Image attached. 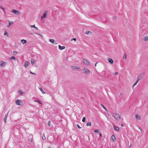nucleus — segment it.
<instances>
[{"mask_svg":"<svg viewBox=\"0 0 148 148\" xmlns=\"http://www.w3.org/2000/svg\"><path fill=\"white\" fill-rule=\"evenodd\" d=\"M30 140L31 142H32V138L31 139V140Z\"/></svg>","mask_w":148,"mask_h":148,"instance_id":"obj_50","label":"nucleus"},{"mask_svg":"<svg viewBox=\"0 0 148 148\" xmlns=\"http://www.w3.org/2000/svg\"><path fill=\"white\" fill-rule=\"evenodd\" d=\"M30 73H31V74H34V75H36V74L35 73H32L31 71L30 72Z\"/></svg>","mask_w":148,"mask_h":148,"instance_id":"obj_43","label":"nucleus"},{"mask_svg":"<svg viewBox=\"0 0 148 148\" xmlns=\"http://www.w3.org/2000/svg\"><path fill=\"white\" fill-rule=\"evenodd\" d=\"M91 33V32L89 31H86L85 32V34L86 35L88 34L89 33Z\"/></svg>","mask_w":148,"mask_h":148,"instance_id":"obj_27","label":"nucleus"},{"mask_svg":"<svg viewBox=\"0 0 148 148\" xmlns=\"http://www.w3.org/2000/svg\"><path fill=\"white\" fill-rule=\"evenodd\" d=\"M42 138L43 140H45L46 139L45 137L44 134H43V136H42Z\"/></svg>","mask_w":148,"mask_h":148,"instance_id":"obj_34","label":"nucleus"},{"mask_svg":"<svg viewBox=\"0 0 148 148\" xmlns=\"http://www.w3.org/2000/svg\"><path fill=\"white\" fill-rule=\"evenodd\" d=\"M48 125L49 126H50L51 125V121H49L48 122Z\"/></svg>","mask_w":148,"mask_h":148,"instance_id":"obj_36","label":"nucleus"},{"mask_svg":"<svg viewBox=\"0 0 148 148\" xmlns=\"http://www.w3.org/2000/svg\"><path fill=\"white\" fill-rule=\"evenodd\" d=\"M97 63H95V66H96V65H97Z\"/></svg>","mask_w":148,"mask_h":148,"instance_id":"obj_48","label":"nucleus"},{"mask_svg":"<svg viewBox=\"0 0 148 148\" xmlns=\"http://www.w3.org/2000/svg\"><path fill=\"white\" fill-rule=\"evenodd\" d=\"M8 114H5V117L3 119V121L4 122V123H5L6 122V119L7 117H8Z\"/></svg>","mask_w":148,"mask_h":148,"instance_id":"obj_15","label":"nucleus"},{"mask_svg":"<svg viewBox=\"0 0 148 148\" xmlns=\"http://www.w3.org/2000/svg\"><path fill=\"white\" fill-rule=\"evenodd\" d=\"M99 136L101 137H102V134L101 133H100L99 134Z\"/></svg>","mask_w":148,"mask_h":148,"instance_id":"obj_44","label":"nucleus"},{"mask_svg":"<svg viewBox=\"0 0 148 148\" xmlns=\"http://www.w3.org/2000/svg\"><path fill=\"white\" fill-rule=\"evenodd\" d=\"M33 34L32 33V34Z\"/></svg>","mask_w":148,"mask_h":148,"instance_id":"obj_55","label":"nucleus"},{"mask_svg":"<svg viewBox=\"0 0 148 148\" xmlns=\"http://www.w3.org/2000/svg\"><path fill=\"white\" fill-rule=\"evenodd\" d=\"M59 49L61 50H63L65 48V47L64 46H61L60 45L58 46Z\"/></svg>","mask_w":148,"mask_h":148,"instance_id":"obj_12","label":"nucleus"},{"mask_svg":"<svg viewBox=\"0 0 148 148\" xmlns=\"http://www.w3.org/2000/svg\"><path fill=\"white\" fill-rule=\"evenodd\" d=\"M21 42L23 43V44H25L27 42L25 40V39H22L21 40Z\"/></svg>","mask_w":148,"mask_h":148,"instance_id":"obj_19","label":"nucleus"},{"mask_svg":"<svg viewBox=\"0 0 148 148\" xmlns=\"http://www.w3.org/2000/svg\"><path fill=\"white\" fill-rule=\"evenodd\" d=\"M138 128H139V129L141 131H142V129H141L140 127H138Z\"/></svg>","mask_w":148,"mask_h":148,"instance_id":"obj_45","label":"nucleus"},{"mask_svg":"<svg viewBox=\"0 0 148 148\" xmlns=\"http://www.w3.org/2000/svg\"><path fill=\"white\" fill-rule=\"evenodd\" d=\"M48 148H51V147H48Z\"/></svg>","mask_w":148,"mask_h":148,"instance_id":"obj_53","label":"nucleus"},{"mask_svg":"<svg viewBox=\"0 0 148 148\" xmlns=\"http://www.w3.org/2000/svg\"><path fill=\"white\" fill-rule=\"evenodd\" d=\"M35 28L36 29H38V28H37V27H35Z\"/></svg>","mask_w":148,"mask_h":148,"instance_id":"obj_51","label":"nucleus"},{"mask_svg":"<svg viewBox=\"0 0 148 148\" xmlns=\"http://www.w3.org/2000/svg\"><path fill=\"white\" fill-rule=\"evenodd\" d=\"M38 88L41 90V92L42 93H45V92L43 90L42 88L40 87H39Z\"/></svg>","mask_w":148,"mask_h":148,"instance_id":"obj_18","label":"nucleus"},{"mask_svg":"<svg viewBox=\"0 0 148 148\" xmlns=\"http://www.w3.org/2000/svg\"><path fill=\"white\" fill-rule=\"evenodd\" d=\"M84 71H84V73H86L88 74H89L90 73V71L89 70L86 68H84Z\"/></svg>","mask_w":148,"mask_h":148,"instance_id":"obj_6","label":"nucleus"},{"mask_svg":"<svg viewBox=\"0 0 148 148\" xmlns=\"http://www.w3.org/2000/svg\"><path fill=\"white\" fill-rule=\"evenodd\" d=\"M31 61L32 65H33L34 63V60H33L32 59H31Z\"/></svg>","mask_w":148,"mask_h":148,"instance_id":"obj_24","label":"nucleus"},{"mask_svg":"<svg viewBox=\"0 0 148 148\" xmlns=\"http://www.w3.org/2000/svg\"><path fill=\"white\" fill-rule=\"evenodd\" d=\"M36 34L40 36L41 35V34H40V33H35Z\"/></svg>","mask_w":148,"mask_h":148,"instance_id":"obj_38","label":"nucleus"},{"mask_svg":"<svg viewBox=\"0 0 148 148\" xmlns=\"http://www.w3.org/2000/svg\"><path fill=\"white\" fill-rule=\"evenodd\" d=\"M118 72H116L115 73L114 75H117L118 74Z\"/></svg>","mask_w":148,"mask_h":148,"instance_id":"obj_42","label":"nucleus"},{"mask_svg":"<svg viewBox=\"0 0 148 148\" xmlns=\"http://www.w3.org/2000/svg\"><path fill=\"white\" fill-rule=\"evenodd\" d=\"M20 101L19 99L16 100L15 101L16 104L18 105H20Z\"/></svg>","mask_w":148,"mask_h":148,"instance_id":"obj_10","label":"nucleus"},{"mask_svg":"<svg viewBox=\"0 0 148 148\" xmlns=\"http://www.w3.org/2000/svg\"><path fill=\"white\" fill-rule=\"evenodd\" d=\"M143 40L144 41H146L148 40V36H146L143 38Z\"/></svg>","mask_w":148,"mask_h":148,"instance_id":"obj_17","label":"nucleus"},{"mask_svg":"<svg viewBox=\"0 0 148 148\" xmlns=\"http://www.w3.org/2000/svg\"><path fill=\"white\" fill-rule=\"evenodd\" d=\"M1 8L3 10V12H4V13H5V9L3 8Z\"/></svg>","mask_w":148,"mask_h":148,"instance_id":"obj_41","label":"nucleus"},{"mask_svg":"<svg viewBox=\"0 0 148 148\" xmlns=\"http://www.w3.org/2000/svg\"><path fill=\"white\" fill-rule=\"evenodd\" d=\"M71 69L73 70L78 69H80V68L79 67L75 66H71Z\"/></svg>","mask_w":148,"mask_h":148,"instance_id":"obj_7","label":"nucleus"},{"mask_svg":"<svg viewBox=\"0 0 148 148\" xmlns=\"http://www.w3.org/2000/svg\"><path fill=\"white\" fill-rule=\"evenodd\" d=\"M31 27H33V28H35L36 27L35 26V25H31Z\"/></svg>","mask_w":148,"mask_h":148,"instance_id":"obj_40","label":"nucleus"},{"mask_svg":"<svg viewBox=\"0 0 148 148\" xmlns=\"http://www.w3.org/2000/svg\"><path fill=\"white\" fill-rule=\"evenodd\" d=\"M12 12L14 14H19L18 11L16 10L13 9L12 10Z\"/></svg>","mask_w":148,"mask_h":148,"instance_id":"obj_8","label":"nucleus"},{"mask_svg":"<svg viewBox=\"0 0 148 148\" xmlns=\"http://www.w3.org/2000/svg\"><path fill=\"white\" fill-rule=\"evenodd\" d=\"M4 35L8 36V32L6 31H5V32L4 34Z\"/></svg>","mask_w":148,"mask_h":148,"instance_id":"obj_35","label":"nucleus"},{"mask_svg":"<svg viewBox=\"0 0 148 148\" xmlns=\"http://www.w3.org/2000/svg\"><path fill=\"white\" fill-rule=\"evenodd\" d=\"M113 127L114 130L117 131H119V129L118 127H116L115 125H114Z\"/></svg>","mask_w":148,"mask_h":148,"instance_id":"obj_13","label":"nucleus"},{"mask_svg":"<svg viewBox=\"0 0 148 148\" xmlns=\"http://www.w3.org/2000/svg\"><path fill=\"white\" fill-rule=\"evenodd\" d=\"M49 41L52 43H54L55 42V40L53 39H49Z\"/></svg>","mask_w":148,"mask_h":148,"instance_id":"obj_22","label":"nucleus"},{"mask_svg":"<svg viewBox=\"0 0 148 148\" xmlns=\"http://www.w3.org/2000/svg\"><path fill=\"white\" fill-rule=\"evenodd\" d=\"M18 92H19V94H20L22 95V94H23V92L21 90H18Z\"/></svg>","mask_w":148,"mask_h":148,"instance_id":"obj_32","label":"nucleus"},{"mask_svg":"<svg viewBox=\"0 0 148 148\" xmlns=\"http://www.w3.org/2000/svg\"><path fill=\"white\" fill-rule=\"evenodd\" d=\"M77 127H78L79 128V129H80V128H81V127H80L79 126V125L78 124H77Z\"/></svg>","mask_w":148,"mask_h":148,"instance_id":"obj_37","label":"nucleus"},{"mask_svg":"<svg viewBox=\"0 0 148 148\" xmlns=\"http://www.w3.org/2000/svg\"><path fill=\"white\" fill-rule=\"evenodd\" d=\"M1 7V5H0V8H2Z\"/></svg>","mask_w":148,"mask_h":148,"instance_id":"obj_52","label":"nucleus"},{"mask_svg":"<svg viewBox=\"0 0 148 148\" xmlns=\"http://www.w3.org/2000/svg\"><path fill=\"white\" fill-rule=\"evenodd\" d=\"M73 40L75 41H76V38H73V39H71V40Z\"/></svg>","mask_w":148,"mask_h":148,"instance_id":"obj_39","label":"nucleus"},{"mask_svg":"<svg viewBox=\"0 0 148 148\" xmlns=\"http://www.w3.org/2000/svg\"><path fill=\"white\" fill-rule=\"evenodd\" d=\"M17 53V52L15 51H13L12 53L13 55H15Z\"/></svg>","mask_w":148,"mask_h":148,"instance_id":"obj_30","label":"nucleus"},{"mask_svg":"<svg viewBox=\"0 0 148 148\" xmlns=\"http://www.w3.org/2000/svg\"><path fill=\"white\" fill-rule=\"evenodd\" d=\"M85 119H86V118L85 117H84L83 118V119H82V121L83 122H85Z\"/></svg>","mask_w":148,"mask_h":148,"instance_id":"obj_33","label":"nucleus"},{"mask_svg":"<svg viewBox=\"0 0 148 148\" xmlns=\"http://www.w3.org/2000/svg\"><path fill=\"white\" fill-rule=\"evenodd\" d=\"M101 105L103 108H104L107 111L106 108L103 104H101Z\"/></svg>","mask_w":148,"mask_h":148,"instance_id":"obj_29","label":"nucleus"},{"mask_svg":"<svg viewBox=\"0 0 148 148\" xmlns=\"http://www.w3.org/2000/svg\"><path fill=\"white\" fill-rule=\"evenodd\" d=\"M144 76L143 73H142L139 75L137 78V80H138V81H140L141 79H142Z\"/></svg>","mask_w":148,"mask_h":148,"instance_id":"obj_4","label":"nucleus"},{"mask_svg":"<svg viewBox=\"0 0 148 148\" xmlns=\"http://www.w3.org/2000/svg\"><path fill=\"white\" fill-rule=\"evenodd\" d=\"M135 118L136 119L138 120H140V118L139 116L138 115H136L135 116Z\"/></svg>","mask_w":148,"mask_h":148,"instance_id":"obj_21","label":"nucleus"},{"mask_svg":"<svg viewBox=\"0 0 148 148\" xmlns=\"http://www.w3.org/2000/svg\"><path fill=\"white\" fill-rule=\"evenodd\" d=\"M138 80H137L136 81V82L133 85V87L136 85L137 83H138V82H139Z\"/></svg>","mask_w":148,"mask_h":148,"instance_id":"obj_26","label":"nucleus"},{"mask_svg":"<svg viewBox=\"0 0 148 148\" xmlns=\"http://www.w3.org/2000/svg\"><path fill=\"white\" fill-rule=\"evenodd\" d=\"M140 36L141 35V34H140Z\"/></svg>","mask_w":148,"mask_h":148,"instance_id":"obj_56","label":"nucleus"},{"mask_svg":"<svg viewBox=\"0 0 148 148\" xmlns=\"http://www.w3.org/2000/svg\"><path fill=\"white\" fill-rule=\"evenodd\" d=\"M94 132H95L99 133V130L98 129H96L95 130Z\"/></svg>","mask_w":148,"mask_h":148,"instance_id":"obj_31","label":"nucleus"},{"mask_svg":"<svg viewBox=\"0 0 148 148\" xmlns=\"http://www.w3.org/2000/svg\"><path fill=\"white\" fill-rule=\"evenodd\" d=\"M28 62L27 61H25L24 66L25 67H27L28 66Z\"/></svg>","mask_w":148,"mask_h":148,"instance_id":"obj_16","label":"nucleus"},{"mask_svg":"<svg viewBox=\"0 0 148 148\" xmlns=\"http://www.w3.org/2000/svg\"><path fill=\"white\" fill-rule=\"evenodd\" d=\"M40 36L42 38H43V36L41 34V35Z\"/></svg>","mask_w":148,"mask_h":148,"instance_id":"obj_47","label":"nucleus"},{"mask_svg":"<svg viewBox=\"0 0 148 148\" xmlns=\"http://www.w3.org/2000/svg\"><path fill=\"white\" fill-rule=\"evenodd\" d=\"M8 21L9 22V23L7 25L6 27H9L11 25V22L9 20H8Z\"/></svg>","mask_w":148,"mask_h":148,"instance_id":"obj_20","label":"nucleus"},{"mask_svg":"<svg viewBox=\"0 0 148 148\" xmlns=\"http://www.w3.org/2000/svg\"><path fill=\"white\" fill-rule=\"evenodd\" d=\"M6 64V63L5 62L2 61H0V66H1L4 67L5 66Z\"/></svg>","mask_w":148,"mask_h":148,"instance_id":"obj_2","label":"nucleus"},{"mask_svg":"<svg viewBox=\"0 0 148 148\" xmlns=\"http://www.w3.org/2000/svg\"><path fill=\"white\" fill-rule=\"evenodd\" d=\"M131 144L130 145V146L129 147H131Z\"/></svg>","mask_w":148,"mask_h":148,"instance_id":"obj_54","label":"nucleus"},{"mask_svg":"<svg viewBox=\"0 0 148 148\" xmlns=\"http://www.w3.org/2000/svg\"><path fill=\"white\" fill-rule=\"evenodd\" d=\"M83 63L84 64L87 65H89L90 64L89 62L86 59H83Z\"/></svg>","mask_w":148,"mask_h":148,"instance_id":"obj_3","label":"nucleus"},{"mask_svg":"<svg viewBox=\"0 0 148 148\" xmlns=\"http://www.w3.org/2000/svg\"><path fill=\"white\" fill-rule=\"evenodd\" d=\"M86 125L87 126H91V123L90 122H89L88 123H87L86 124Z\"/></svg>","mask_w":148,"mask_h":148,"instance_id":"obj_25","label":"nucleus"},{"mask_svg":"<svg viewBox=\"0 0 148 148\" xmlns=\"http://www.w3.org/2000/svg\"><path fill=\"white\" fill-rule=\"evenodd\" d=\"M10 59H13L14 60H16V58L14 56H12L10 58Z\"/></svg>","mask_w":148,"mask_h":148,"instance_id":"obj_28","label":"nucleus"},{"mask_svg":"<svg viewBox=\"0 0 148 148\" xmlns=\"http://www.w3.org/2000/svg\"><path fill=\"white\" fill-rule=\"evenodd\" d=\"M34 101L38 102L39 104H42V102L39 99H38L37 100H34Z\"/></svg>","mask_w":148,"mask_h":148,"instance_id":"obj_14","label":"nucleus"},{"mask_svg":"<svg viewBox=\"0 0 148 148\" xmlns=\"http://www.w3.org/2000/svg\"><path fill=\"white\" fill-rule=\"evenodd\" d=\"M111 139L113 142H114L116 140V137L114 135H112L111 136Z\"/></svg>","mask_w":148,"mask_h":148,"instance_id":"obj_11","label":"nucleus"},{"mask_svg":"<svg viewBox=\"0 0 148 148\" xmlns=\"http://www.w3.org/2000/svg\"><path fill=\"white\" fill-rule=\"evenodd\" d=\"M47 11H46L44 12V13L43 14V16L41 17V19L42 20H43V18H45L47 15Z\"/></svg>","mask_w":148,"mask_h":148,"instance_id":"obj_5","label":"nucleus"},{"mask_svg":"<svg viewBox=\"0 0 148 148\" xmlns=\"http://www.w3.org/2000/svg\"><path fill=\"white\" fill-rule=\"evenodd\" d=\"M123 58H125V59L127 58V55L125 53H124L123 56Z\"/></svg>","mask_w":148,"mask_h":148,"instance_id":"obj_23","label":"nucleus"},{"mask_svg":"<svg viewBox=\"0 0 148 148\" xmlns=\"http://www.w3.org/2000/svg\"><path fill=\"white\" fill-rule=\"evenodd\" d=\"M113 116H114V118L117 120H120V115L117 113H113Z\"/></svg>","mask_w":148,"mask_h":148,"instance_id":"obj_1","label":"nucleus"},{"mask_svg":"<svg viewBox=\"0 0 148 148\" xmlns=\"http://www.w3.org/2000/svg\"><path fill=\"white\" fill-rule=\"evenodd\" d=\"M108 60L109 62L111 64H113L114 63L113 60L111 58H108Z\"/></svg>","mask_w":148,"mask_h":148,"instance_id":"obj_9","label":"nucleus"},{"mask_svg":"<svg viewBox=\"0 0 148 148\" xmlns=\"http://www.w3.org/2000/svg\"><path fill=\"white\" fill-rule=\"evenodd\" d=\"M121 126L122 127V126H123V123H121Z\"/></svg>","mask_w":148,"mask_h":148,"instance_id":"obj_49","label":"nucleus"},{"mask_svg":"<svg viewBox=\"0 0 148 148\" xmlns=\"http://www.w3.org/2000/svg\"><path fill=\"white\" fill-rule=\"evenodd\" d=\"M11 22V25L13 23V21H12Z\"/></svg>","mask_w":148,"mask_h":148,"instance_id":"obj_46","label":"nucleus"}]
</instances>
